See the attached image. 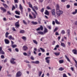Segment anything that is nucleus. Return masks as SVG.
<instances>
[{"label":"nucleus","mask_w":77,"mask_h":77,"mask_svg":"<svg viewBox=\"0 0 77 77\" xmlns=\"http://www.w3.org/2000/svg\"><path fill=\"white\" fill-rule=\"evenodd\" d=\"M28 3L29 6V7L30 8H32V11H34V12H35L36 15H38V13H37V12H36V11H35V8H33L32 7V4H30V2H28Z\"/></svg>","instance_id":"1"},{"label":"nucleus","mask_w":77,"mask_h":77,"mask_svg":"<svg viewBox=\"0 0 77 77\" xmlns=\"http://www.w3.org/2000/svg\"><path fill=\"white\" fill-rule=\"evenodd\" d=\"M63 11L62 10H59L58 11H57L56 13V14L58 16H60L61 15L63 14Z\"/></svg>","instance_id":"2"},{"label":"nucleus","mask_w":77,"mask_h":77,"mask_svg":"<svg viewBox=\"0 0 77 77\" xmlns=\"http://www.w3.org/2000/svg\"><path fill=\"white\" fill-rule=\"evenodd\" d=\"M14 60H15V59L12 58L10 60L11 63L12 64H15L16 62L14 61Z\"/></svg>","instance_id":"3"},{"label":"nucleus","mask_w":77,"mask_h":77,"mask_svg":"<svg viewBox=\"0 0 77 77\" xmlns=\"http://www.w3.org/2000/svg\"><path fill=\"white\" fill-rule=\"evenodd\" d=\"M2 47H0V54H5V52L3 51Z\"/></svg>","instance_id":"4"},{"label":"nucleus","mask_w":77,"mask_h":77,"mask_svg":"<svg viewBox=\"0 0 77 77\" xmlns=\"http://www.w3.org/2000/svg\"><path fill=\"white\" fill-rule=\"evenodd\" d=\"M22 49L23 51H27L28 50V47L27 46L25 45L23 47Z\"/></svg>","instance_id":"5"},{"label":"nucleus","mask_w":77,"mask_h":77,"mask_svg":"<svg viewBox=\"0 0 77 77\" xmlns=\"http://www.w3.org/2000/svg\"><path fill=\"white\" fill-rule=\"evenodd\" d=\"M21 75H22V74L20 72H18L17 73L16 76L17 77H18L21 76Z\"/></svg>","instance_id":"6"},{"label":"nucleus","mask_w":77,"mask_h":77,"mask_svg":"<svg viewBox=\"0 0 77 77\" xmlns=\"http://www.w3.org/2000/svg\"><path fill=\"white\" fill-rule=\"evenodd\" d=\"M15 26L16 27H17V28H18V27L20 26V25H19V21H18L15 23Z\"/></svg>","instance_id":"7"},{"label":"nucleus","mask_w":77,"mask_h":77,"mask_svg":"<svg viewBox=\"0 0 77 77\" xmlns=\"http://www.w3.org/2000/svg\"><path fill=\"white\" fill-rule=\"evenodd\" d=\"M0 9L2 11H3V12H6V10L5 8H4L1 7Z\"/></svg>","instance_id":"8"},{"label":"nucleus","mask_w":77,"mask_h":77,"mask_svg":"<svg viewBox=\"0 0 77 77\" xmlns=\"http://www.w3.org/2000/svg\"><path fill=\"white\" fill-rule=\"evenodd\" d=\"M48 32V29H47L46 28H45L44 30L43 31V33H44V34H45L46 33Z\"/></svg>","instance_id":"9"},{"label":"nucleus","mask_w":77,"mask_h":77,"mask_svg":"<svg viewBox=\"0 0 77 77\" xmlns=\"http://www.w3.org/2000/svg\"><path fill=\"white\" fill-rule=\"evenodd\" d=\"M19 8L20 9V11L21 12H23V6L21 5V4H20L19 5Z\"/></svg>","instance_id":"10"},{"label":"nucleus","mask_w":77,"mask_h":77,"mask_svg":"<svg viewBox=\"0 0 77 77\" xmlns=\"http://www.w3.org/2000/svg\"><path fill=\"white\" fill-rule=\"evenodd\" d=\"M51 13L52 15H55V9L52 10Z\"/></svg>","instance_id":"11"},{"label":"nucleus","mask_w":77,"mask_h":77,"mask_svg":"<svg viewBox=\"0 0 77 77\" xmlns=\"http://www.w3.org/2000/svg\"><path fill=\"white\" fill-rule=\"evenodd\" d=\"M2 5L4 6L5 9H9V7H8V5H7L5 3H3Z\"/></svg>","instance_id":"12"},{"label":"nucleus","mask_w":77,"mask_h":77,"mask_svg":"<svg viewBox=\"0 0 77 77\" xmlns=\"http://www.w3.org/2000/svg\"><path fill=\"white\" fill-rule=\"evenodd\" d=\"M5 42L6 44H9V41L7 39H5Z\"/></svg>","instance_id":"13"},{"label":"nucleus","mask_w":77,"mask_h":77,"mask_svg":"<svg viewBox=\"0 0 77 77\" xmlns=\"http://www.w3.org/2000/svg\"><path fill=\"white\" fill-rule=\"evenodd\" d=\"M8 38L9 39H10V40H11V39H12V40H14V38L12 37L11 35L9 36L8 37Z\"/></svg>","instance_id":"14"},{"label":"nucleus","mask_w":77,"mask_h":77,"mask_svg":"<svg viewBox=\"0 0 77 77\" xmlns=\"http://www.w3.org/2000/svg\"><path fill=\"white\" fill-rule=\"evenodd\" d=\"M38 34L39 35H45L44 32L42 31H39L38 32Z\"/></svg>","instance_id":"15"},{"label":"nucleus","mask_w":77,"mask_h":77,"mask_svg":"<svg viewBox=\"0 0 77 77\" xmlns=\"http://www.w3.org/2000/svg\"><path fill=\"white\" fill-rule=\"evenodd\" d=\"M65 57L66 58V59H67V61L68 62H71L70 60H69V59L68 57V56L66 55H65Z\"/></svg>","instance_id":"16"},{"label":"nucleus","mask_w":77,"mask_h":77,"mask_svg":"<svg viewBox=\"0 0 77 77\" xmlns=\"http://www.w3.org/2000/svg\"><path fill=\"white\" fill-rule=\"evenodd\" d=\"M72 52L74 54H77V51L76 49H73L72 50Z\"/></svg>","instance_id":"17"},{"label":"nucleus","mask_w":77,"mask_h":77,"mask_svg":"<svg viewBox=\"0 0 77 77\" xmlns=\"http://www.w3.org/2000/svg\"><path fill=\"white\" fill-rule=\"evenodd\" d=\"M31 23L34 25H36V24H38V22H34V21H32L31 22Z\"/></svg>","instance_id":"18"},{"label":"nucleus","mask_w":77,"mask_h":77,"mask_svg":"<svg viewBox=\"0 0 77 77\" xmlns=\"http://www.w3.org/2000/svg\"><path fill=\"white\" fill-rule=\"evenodd\" d=\"M61 45L63 47H66V45L63 43H61Z\"/></svg>","instance_id":"19"},{"label":"nucleus","mask_w":77,"mask_h":77,"mask_svg":"<svg viewBox=\"0 0 77 77\" xmlns=\"http://www.w3.org/2000/svg\"><path fill=\"white\" fill-rule=\"evenodd\" d=\"M15 13L17 14V15H20V11H15Z\"/></svg>","instance_id":"20"},{"label":"nucleus","mask_w":77,"mask_h":77,"mask_svg":"<svg viewBox=\"0 0 77 77\" xmlns=\"http://www.w3.org/2000/svg\"><path fill=\"white\" fill-rule=\"evenodd\" d=\"M9 33L8 32H6L5 34V36L6 38H8V35H9Z\"/></svg>","instance_id":"21"},{"label":"nucleus","mask_w":77,"mask_h":77,"mask_svg":"<svg viewBox=\"0 0 77 77\" xmlns=\"http://www.w3.org/2000/svg\"><path fill=\"white\" fill-rule=\"evenodd\" d=\"M31 56V52L30 51H28L27 53V56L28 57Z\"/></svg>","instance_id":"22"},{"label":"nucleus","mask_w":77,"mask_h":77,"mask_svg":"<svg viewBox=\"0 0 77 77\" xmlns=\"http://www.w3.org/2000/svg\"><path fill=\"white\" fill-rule=\"evenodd\" d=\"M45 15H49V12H48V11L46 10L45 11Z\"/></svg>","instance_id":"23"},{"label":"nucleus","mask_w":77,"mask_h":77,"mask_svg":"<svg viewBox=\"0 0 77 77\" xmlns=\"http://www.w3.org/2000/svg\"><path fill=\"white\" fill-rule=\"evenodd\" d=\"M33 42L36 45H38V42L35 40H33Z\"/></svg>","instance_id":"24"},{"label":"nucleus","mask_w":77,"mask_h":77,"mask_svg":"<svg viewBox=\"0 0 77 77\" xmlns=\"http://www.w3.org/2000/svg\"><path fill=\"white\" fill-rule=\"evenodd\" d=\"M67 33L68 36H69V35H70V30L69 29L67 30Z\"/></svg>","instance_id":"25"},{"label":"nucleus","mask_w":77,"mask_h":77,"mask_svg":"<svg viewBox=\"0 0 77 77\" xmlns=\"http://www.w3.org/2000/svg\"><path fill=\"white\" fill-rule=\"evenodd\" d=\"M73 59L74 60L75 63H76V64H75V67L76 68H77V61L76 60H75V59H74V58H73Z\"/></svg>","instance_id":"26"},{"label":"nucleus","mask_w":77,"mask_h":77,"mask_svg":"<svg viewBox=\"0 0 77 77\" xmlns=\"http://www.w3.org/2000/svg\"><path fill=\"white\" fill-rule=\"evenodd\" d=\"M64 62V61L63 60H60L59 61V63L60 64L63 63Z\"/></svg>","instance_id":"27"},{"label":"nucleus","mask_w":77,"mask_h":77,"mask_svg":"<svg viewBox=\"0 0 77 77\" xmlns=\"http://www.w3.org/2000/svg\"><path fill=\"white\" fill-rule=\"evenodd\" d=\"M54 54L56 56H59V55L60 54V53L54 52Z\"/></svg>","instance_id":"28"},{"label":"nucleus","mask_w":77,"mask_h":77,"mask_svg":"<svg viewBox=\"0 0 77 77\" xmlns=\"http://www.w3.org/2000/svg\"><path fill=\"white\" fill-rule=\"evenodd\" d=\"M40 49L42 51V52H43V53H44V52H45V50L43 48H40Z\"/></svg>","instance_id":"29"},{"label":"nucleus","mask_w":77,"mask_h":77,"mask_svg":"<svg viewBox=\"0 0 77 77\" xmlns=\"http://www.w3.org/2000/svg\"><path fill=\"white\" fill-rule=\"evenodd\" d=\"M77 9H75V11L72 12V14H73V15H75V14H77Z\"/></svg>","instance_id":"30"},{"label":"nucleus","mask_w":77,"mask_h":77,"mask_svg":"<svg viewBox=\"0 0 77 77\" xmlns=\"http://www.w3.org/2000/svg\"><path fill=\"white\" fill-rule=\"evenodd\" d=\"M24 32H25V31H24V30H20V33H24Z\"/></svg>","instance_id":"31"},{"label":"nucleus","mask_w":77,"mask_h":77,"mask_svg":"<svg viewBox=\"0 0 77 77\" xmlns=\"http://www.w3.org/2000/svg\"><path fill=\"white\" fill-rule=\"evenodd\" d=\"M41 74H42V72L39 71L38 73V76H39V77H41Z\"/></svg>","instance_id":"32"},{"label":"nucleus","mask_w":77,"mask_h":77,"mask_svg":"<svg viewBox=\"0 0 77 77\" xmlns=\"http://www.w3.org/2000/svg\"><path fill=\"white\" fill-rule=\"evenodd\" d=\"M29 17L30 19H34L33 17V16H32L31 15V14H29Z\"/></svg>","instance_id":"33"},{"label":"nucleus","mask_w":77,"mask_h":77,"mask_svg":"<svg viewBox=\"0 0 77 77\" xmlns=\"http://www.w3.org/2000/svg\"><path fill=\"white\" fill-rule=\"evenodd\" d=\"M55 21L57 24H60V23L58 21L57 19L55 20Z\"/></svg>","instance_id":"34"},{"label":"nucleus","mask_w":77,"mask_h":77,"mask_svg":"<svg viewBox=\"0 0 77 77\" xmlns=\"http://www.w3.org/2000/svg\"><path fill=\"white\" fill-rule=\"evenodd\" d=\"M22 39H23V40H24V41H26V37L25 36H23L22 37Z\"/></svg>","instance_id":"35"},{"label":"nucleus","mask_w":77,"mask_h":77,"mask_svg":"<svg viewBox=\"0 0 77 77\" xmlns=\"http://www.w3.org/2000/svg\"><path fill=\"white\" fill-rule=\"evenodd\" d=\"M46 62L47 63H50V60H45Z\"/></svg>","instance_id":"36"},{"label":"nucleus","mask_w":77,"mask_h":77,"mask_svg":"<svg viewBox=\"0 0 77 77\" xmlns=\"http://www.w3.org/2000/svg\"><path fill=\"white\" fill-rule=\"evenodd\" d=\"M64 69V68H62V67H60L59 68V70L60 71H63Z\"/></svg>","instance_id":"37"},{"label":"nucleus","mask_w":77,"mask_h":77,"mask_svg":"<svg viewBox=\"0 0 77 77\" xmlns=\"http://www.w3.org/2000/svg\"><path fill=\"white\" fill-rule=\"evenodd\" d=\"M35 64H39V61H35Z\"/></svg>","instance_id":"38"},{"label":"nucleus","mask_w":77,"mask_h":77,"mask_svg":"<svg viewBox=\"0 0 77 77\" xmlns=\"http://www.w3.org/2000/svg\"><path fill=\"white\" fill-rule=\"evenodd\" d=\"M11 47H12L13 48H15V47H17V45H11Z\"/></svg>","instance_id":"39"},{"label":"nucleus","mask_w":77,"mask_h":77,"mask_svg":"<svg viewBox=\"0 0 77 77\" xmlns=\"http://www.w3.org/2000/svg\"><path fill=\"white\" fill-rule=\"evenodd\" d=\"M15 17L16 18H20V17L19 16H17V15H15Z\"/></svg>","instance_id":"40"},{"label":"nucleus","mask_w":77,"mask_h":77,"mask_svg":"<svg viewBox=\"0 0 77 77\" xmlns=\"http://www.w3.org/2000/svg\"><path fill=\"white\" fill-rule=\"evenodd\" d=\"M12 29L14 32H15L16 31V29H15L14 27L12 28Z\"/></svg>","instance_id":"41"},{"label":"nucleus","mask_w":77,"mask_h":77,"mask_svg":"<svg viewBox=\"0 0 77 77\" xmlns=\"http://www.w3.org/2000/svg\"><path fill=\"white\" fill-rule=\"evenodd\" d=\"M57 29H58V28H57V27L55 28L54 30V32H56V31H57Z\"/></svg>","instance_id":"42"},{"label":"nucleus","mask_w":77,"mask_h":77,"mask_svg":"<svg viewBox=\"0 0 77 77\" xmlns=\"http://www.w3.org/2000/svg\"><path fill=\"white\" fill-rule=\"evenodd\" d=\"M34 7L35 9V10H36V11H37V10H38V8L37 6H34Z\"/></svg>","instance_id":"43"},{"label":"nucleus","mask_w":77,"mask_h":77,"mask_svg":"<svg viewBox=\"0 0 77 77\" xmlns=\"http://www.w3.org/2000/svg\"><path fill=\"white\" fill-rule=\"evenodd\" d=\"M23 23H24L25 24H26V25L27 24V22H26L25 20H23Z\"/></svg>","instance_id":"44"},{"label":"nucleus","mask_w":77,"mask_h":77,"mask_svg":"<svg viewBox=\"0 0 77 77\" xmlns=\"http://www.w3.org/2000/svg\"><path fill=\"white\" fill-rule=\"evenodd\" d=\"M46 9H48V10H49V9H51V8H50V7H49V6H48L47 7Z\"/></svg>","instance_id":"45"},{"label":"nucleus","mask_w":77,"mask_h":77,"mask_svg":"<svg viewBox=\"0 0 77 77\" xmlns=\"http://www.w3.org/2000/svg\"><path fill=\"white\" fill-rule=\"evenodd\" d=\"M40 29L41 30H43V27L42 26H40Z\"/></svg>","instance_id":"46"},{"label":"nucleus","mask_w":77,"mask_h":77,"mask_svg":"<svg viewBox=\"0 0 77 77\" xmlns=\"http://www.w3.org/2000/svg\"><path fill=\"white\" fill-rule=\"evenodd\" d=\"M23 54L24 56H27V54L26 52H23Z\"/></svg>","instance_id":"47"},{"label":"nucleus","mask_w":77,"mask_h":77,"mask_svg":"<svg viewBox=\"0 0 77 77\" xmlns=\"http://www.w3.org/2000/svg\"><path fill=\"white\" fill-rule=\"evenodd\" d=\"M65 31L64 30H62L61 32V33L62 34H65Z\"/></svg>","instance_id":"48"},{"label":"nucleus","mask_w":77,"mask_h":77,"mask_svg":"<svg viewBox=\"0 0 77 77\" xmlns=\"http://www.w3.org/2000/svg\"><path fill=\"white\" fill-rule=\"evenodd\" d=\"M8 50L10 52H12V49L11 48H9L8 49Z\"/></svg>","instance_id":"49"},{"label":"nucleus","mask_w":77,"mask_h":77,"mask_svg":"<svg viewBox=\"0 0 77 77\" xmlns=\"http://www.w3.org/2000/svg\"><path fill=\"white\" fill-rule=\"evenodd\" d=\"M1 59H5V56L3 55H2L1 56Z\"/></svg>","instance_id":"50"},{"label":"nucleus","mask_w":77,"mask_h":77,"mask_svg":"<svg viewBox=\"0 0 77 77\" xmlns=\"http://www.w3.org/2000/svg\"><path fill=\"white\" fill-rule=\"evenodd\" d=\"M63 77H67V76H66V74H63Z\"/></svg>","instance_id":"51"},{"label":"nucleus","mask_w":77,"mask_h":77,"mask_svg":"<svg viewBox=\"0 0 77 77\" xmlns=\"http://www.w3.org/2000/svg\"><path fill=\"white\" fill-rule=\"evenodd\" d=\"M70 69L71 70H72V71H74V69L73 67H71L70 68Z\"/></svg>","instance_id":"52"},{"label":"nucleus","mask_w":77,"mask_h":77,"mask_svg":"<svg viewBox=\"0 0 77 77\" xmlns=\"http://www.w3.org/2000/svg\"><path fill=\"white\" fill-rule=\"evenodd\" d=\"M66 8L67 9H69L70 8V5H67L66 6Z\"/></svg>","instance_id":"53"},{"label":"nucleus","mask_w":77,"mask_h":77,"mask_svg":"<svg viewBox=\"0 0 77 77\" xmlns=\"http://www.w3.org/2000/svg\"><path fill=\"white\" fill-rule=\"evenodd\" d=\"M48 28L49 30H51V27L50 26H48Z\"/></svg>","instance_id":"54"},{"label":"nucleus","mask_w":77,"mask_h":77,"mask_svg":"<svg viewBox=\"0 0 77 77\" xmlns=\"http://www.w3.org/2000/svg\"><path fill=\"white\" fill-rule=\"evenodd\" d=\"M50 58H51L50 57H46L45 60H49V59H50Z\"/></svg>","instance_id":"55"},{"label":"nucleus","mask_w":77,"mask_h":77,"mask_svg":"<svg viewBox=\"0 0 77 77\" xmlns=\"http://www.w3.org/2000/svg\"><path fill=\"white\" fill-rule=\"evenodd\" d=\"M15 51H17V52H18L19 51V50H18V49L17 48H16L15 49Z\"/></svg>","instance_id":"56"},{"label":"nucleus","mask_w":77,"mask_h":77,"mask_svg":"<svg viewBox=\"0 0 77 77\" xmlns=\"http://www.w3.org/2000/svg\"><path fill=\"white\" fill-rule=\"evenodd\" d=\"M14 0V3H18V0Z\"/></svg>","instance_id":"57"},{"label":"nucleus","mask_w":77,"mask_h":77,"mask_svg":"<svg viewBox=\"0 0 77 77\" xmlns=\"http://www.w3.org/2000/svg\"><path fill=\"white\" fill-rule=\"evenodd\" d=\"M44 8H42V9L41 10V12H44Z\"/></svg>","instance_id":"58"},{"label":"nucleus","mask_w":77,"mask_h":77,"mask_svg":"<svg viewBox=\"0 0 77 77\" xmlns=\"http://www.w3.org/2000/svg\"><path fill=\"white\" fill-rule=\"evenodd\" d=\"M25 62H26V63H29V61L27 60H25Z\"/></svg>","instance_id":"59"},{"label":"nucleus","mask_w":77,"mask_h":77,"mask_svg":"<svg viewBox=\"0 0 77 77\" xmlns=\"http://www.w3.org/2000/svg\"><path fill=\"white\" fill-rule=\"evenodd\" d=\"M31 59L32 60H34V58H33V56H31Z\"/></svg>","instance_id":"60"},{"label":"nucleus","mask_w":77,"mask_h":77,"mask_svg":"<svg viewBox=\"0 0 77 77\" xmlns=\"http://www.w3.org/2000/svg\"><path fill=\"white\" fill-rule=\"evenodd\" d=\"M7 60H8V59L5 58V59L4 61V62H7Z\"/></svg>","instance_id":"61"},{"label":"nucleus","mask_w":77,"mask_h":77,"mask_svg":"<svg viewBox=\"0 0 77 77\" xmlns=\"http://www.w3.org/2000/svg\"><path fill=\"white\" fill-rule=\"evenodd\" d=\"M38 55L39 56H41L42 55V53H39L38 54Z\"/></svg>","instance_id":"62"},{"label":"nucleus","mask_w":77,"mask_h":77,"mask_svg":"<svg viewBox=\"0 0 77 77\" xmlns=\"http://www.w3.org/2000/svg\"><path fill=\"white\" fill-rule=\"evenodd\" d=\"M14 9H15V6H13L12 11H13L14 10Z\"/></svg>","instance_id":"63"},{"label":"nucleus","mask_w":77,"mask_h":77,"mask_svg":"<svg viewBox=\"0 0 77 77\" xmlns=\"http://www.w3.org/2000/svg\"><path fill=\"white\" fill-rule=\"evenodd\" d=\"M55 35H59V33H58V32H56Z\"/></svg>","instance_id":"64"}]
</instances>
